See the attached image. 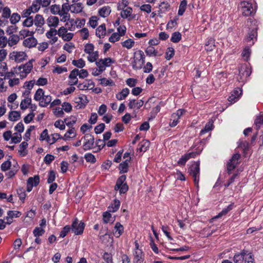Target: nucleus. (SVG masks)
Instances as JSON below:
<instances>
[{
    "label": "nucleus",
    "mask_w": 263,
    "mask_h": 263,
    "mask_svg": "<svg viewBox=\"0 0 263 263\" xmlns=\"http://www.w3.org/2000/svg\"><path fill=\"white\" fill-rule=\"evenodd\" d=\"M85 227V223L82 221L79 222L77 219H76L72 222L71 231L76 235H81L83 233Z\"/></svg>",
    "instance_id": "7"
},
{
    "label": "nucleus",
    "mask_w": 263,
    "mask_h": 263,
    "mask_svg": "<svg viewBox=\"0 0 263 263\" xmlns=\"http://www.w3.org/2000/svg\"><path fill=\"white\" fill-rule=\"evenodd\" d=\"M48 26L51 28H55L59 23V18L54 16H50L46 20Z\"/></svg>",
    "instance_id": "17"
},
{
    "label": "nucleus",
    "mask_w": 263,
    "mask_h": 263,
    "mask_svg": "<svg viewBox=\"0 0 263 263\" xmlns=\"http://www.w3.org/2000/svg\"><path fill=\"white\" fill-rule=\"evenodd\" d=\"M103 221L104 223H107L109 222L112 223L114 221V219L111 217L110 212H106L103 214Z\"/></svg>",
    "instance_id": "46"
},
{
    "label": "nucleus",
    "mask_w": 263,
    "mask_h": 263,
    "mask_svg": "<svg viewBox=\"0 0 263 263\" xmlns=\"http://www.w3.org/2000/svg\"><path fill=\"white\" fill-rule=\"evenodd\" d=\"M31 98H25L24 99L22 100L20 104V107L21 109H26L28 107L29 105L31 104Z\"/></svg>",
    "instance_id": "39"
},
{
    "label": "nucleus",
    "mask_w": 263,
    "mask_h": 263,
    "mask_svg": "<svg viewBox=\"0 0 263 263\" xmlns=\"http://www.w3.org/2000/svg\"><path fill=\"white\" fill-rule=\"evenodd\" d=\"M122 11L121 12V16L123 18H126L129 16H130L133 10L131 7H127L125 9L122 10Z\"/></svg>",
    "instance_id": "45"
},
{
    "label": "nucleus",
    "mask_w": 263,
    "mask_h": 263,
    "mask_svg": "<svg viewBox=\"0 0 263 263\" xmlns=\"http://www.w3.org/2000/svg\"><path fill=\"white\" fill-rule=\"evenodd\" d=\"M257 28L255 27L250 30L247 35L246 40L247 42H251L252 41L251 45H253L254 43V40H256L257 36Z\"/></svg>",
    "instance_id": "18"
},
{
    "label": "nucleus",
    "mask_w": 263,
    "mask_h": 263,
    "mask_svg": "<svg viewBox=\"0 0 263 263\" xmlns=\"http://www.w3.org/2000/svg\"><path fill=\"white\" fill-rule=\"evenodd\" d=\"M21 135L16 133H14L13 136L11 137V142L13 143H18L21 142Z\"/></svg>",
    "instance_id": "57"
},
{
    "label": "nucleus",
    "mask_w": 263,
    "mask_h": 263,
    "mask_svg": "<svg viewBox=\"0 0 263 263\" xmlns=\"http://www.w3.org/2000/svg\"><path fill=\"white\" fill-rule=\"evenodd\" d=\"M126 178V176L123 175L121 176L116 181L115 190L116 191L119 190L120 194L125 193L128 190V186L127 183L125 182Z\"/></svg>",
    "instance_id": "3"
},
{
    "label": "nucleus",
    "mask_w": 263,
    "mask_h": 263,
    "mask_svg": "<svg viewBox=\"0 0 263 263\" xmlns=\"http://www.w3.org/2000/svg\"><path fill=\"white\" fill-rule=\"evenodd\" d=\"M131 158L126 159L124 161L121 163L119 166L120 173H125L127 172L128 168V162L130 161Z\"/></svg>",
    "instance_id": "23"
},
{
    "label": "nucleus",
    "mask_w": 263,
    "mask_h": 263,
    "mask_svg": "<svg viewBox=\"0 0 263 263\" xmlns=\"http://www.w3.org/2000/svg\"><path fill=\"white\" fill-rule=\"evenodd\" d=\"M55 179V173L53 170H50L49 172L47 182L48 183H52Z\"/></svg>",
    "instance_id": "63"
},
{
    "label": "nucleus",
    "mask_w": 263,
    "mask_h": 263,
    "mask_svg": "<svg viewBox=\"0 0 263 263\" xmlns=\"http://www.w3.org/2000/svg\"><path fill=\"white\" fill-rule=\"evenodd\" d=\"M40 177L35 175L33 177H29L27 182V191L30 192L33 186H36L40 183Z\"/></svg>",
    "instance_id": "11"
},
{
    "label": "nucleus",
    "mask_w": 263,
    "mask_h": 263,
    "mask_svg": "<svg viewBox=\"0 0 263 263\" xmlns=\"http://www.w3.org/2000/svg\"><path fill=\"white\" fill-rule=\"evenodd\" d=\"M134 43L135 42L133 40L129 39L125 41L124 42H122V45L123 46V47H125L127 49H130L134 46Z\"/></svg>",
    "instance_id": "51"
},
{
    "label": "nucleus",
    "mask_w": 263,
    "mask_h": 263,
    "mask_svg": "<svg viewBox=\"0 0 263 263\" xmlns=\"http://www.w3.org/2000/svg\"><path fill=\"white\" fill-rule=\"evenodd\" d=\"M21 117L20 112L17 111H11L9 112V120L11 121H15L18 120Z\"/></svg>",
    "instance_id": "35"
},
{
    "label": "nucleus",
    "mask_w": 263,
    "mask_h": 263,
    "mask_svg": "<svg viewBox=\"0 0 263 263\" xmlns=\"http://www.w3.org/2000/svg\"><path fill=\"white\" fill-rule=\"evenodd\" d=\"M144 253L142 251H133V263H143Z\"/></svg>",
    "instance_id": "13"
},
{
    "label": "nucleus",
    "mask_w": 263,
    "mask_h": 263,
    "mask_svg": "<svg viewBox=\"0 0 263 263\" xmlns=\"http://www.w3.org/2000/svg\"><path fill=\"white\" fill-rule=\"evenodd\" d=\"M234 203H232L228 206L226 208L223 209L217 216L214 218L216 219L221 217L223 215H226L229 211L232 210Z\"/></svg>",
    "instance_id": "38"
},
{
    "label": "nucleus",
    "mask_w": 263,
    "mask_h": 263,
    "mask_svg": "<svg viewBox=\"0 0 263 263\" xmlns=\"http://www.w3.org/2000/svg\"><path fill=\"white\" fill-rule=\"evenodd\" d=\"M188 173L193 179L195 185L198 186L200 174V163L199 161L195 162L188 170Z\"/></svg>",
    "instance_id": "1"
},
{
    "label": "nucleus",
    "mask_w": 263,
    "mask_h": 263,
    "mask_svg": "<svg viewBox=\"0 0 263 263\" xmlns=\"http://www.w3.org/2000/svg\"><path fill=\"white\" fill-rule=\"evenodd\" d=\"M34 21L32 16L26 18L23 22V25L25 27H29L33 25Z\"/></svg>",
    "instance_id": "54"
},
{
    "label": "nucleus",
    "mask_w": 263,
    "mask_h": 263,
    "mask_svg": "<svg viewBox=\"0 0 263 263\" xmlns=\"http://www.w3.org/2000/svg\"><path fill=\"white\" fill-rule=\"evenodd\" d=\"M84 142L83 144V149L86 151L91 149L94 144L95 139L90 134H86L83 137Z\"/></svg>",
    "instance_id": "8"
},
{
    "label": "nucleus",
    "mask_w": 263,
    "mask_h": 263,
    "mask_svg": "<svg viewBox=\"0 0 263 263\" xmlns=\"http://www.w3.org/2000/svg\"><path fill=\"white\" fill-rule=\"evenodd\" d=\"M40 140H46L48 142H50V138L49 137L48 135V130L47 129H44L41 133L40 136Z\"/></svg>",
    "instance_id": "60"
},
{
    "label": "nucleus",
    "mask_w": 263,
    "mask_h": 263,
    "mask_svg": "<svg viewBox=\"0 0 263 263\" xmlns=\"http://www.w3.org/2000/svg\"><path fill=\"white\" fill-rule=\"evenodd\" d=\"M94 50V46L92 44H87L85 46L84 51L85 53L90 54Z\"/></svg>",
    "instance_id": "62"
},
{
    "label": "nucleus",
    "mask_w": 263,
    "mask_h": 263,
    "mask_svg": "<svg viewBox=\"0 0 263 263\" xmlns=\"http://www.w3.org/2000/svg\"><path fill=\"white\" fill-rule=\"evenodd\" d=\"M106 26L105 24L99 26L96 30V34L99 38L103 37L106 35Z\"/></svg>",
    "instance_id": "22"
},
{
    "label": "nucleus",
    "mask_w": 263,
    "mask_h": 263,
    "mask_svg": "<svg viewBox=\"0 0 263 263\" xmlns=\"http://www.w3.org/2000/svg\"><path fill=\"white\" fill-rule=\"evenodd\" d=\"M51 96L44 95L42 100L40 102L39 105L41 107H46L49 103H51Z\"/></svg>",
    "instance_id": "27"
},
{
    "label": "nucleus",
    "mask_w": 263,
    "mask_h": 263,
    "mask_svg": "<svg viewBox=\"0 0 263 263\" xmlns=\"http://www.w3.org/2000/svg\"><path fill=\"white\" fill-rule=\"evenodd\" d=\"M256 129L258 130L263 124V112H261L258 116L256 118L255 120Z\"/></svg>",
    "instance_id": "37"
},
{
    "label": "nucleus",
    "mask_w": 263,
    "mask_h": 263,
    "mask_svg": "<svg viewBox=\"0 0 263 263\" xmlns=\"http://www.w3.org/2000/svg\"><path fill=\"white\" fill-rule=\"evenodd\" d=\"M28 145L27 142L25 141L23 142L20 145L18 153L21 156H25L27 155V151H26V149L27 148Z\"/></svg>",
    "instance_id": "36"
},
{
    "label": "nucleus",
    "mask_w": 263,
    "mask_h": 263,
    "mask_svg": "<svg viewBox=\"0 0 263 263\" xmlns=\"http://www.w3.org/2000/svg\"><path fill=\"white\" fill-rule=\"evenodd\" d=\"M240 7L241 8L242 13L243 15H251L255 12V8H254L252 4L248 2L243 1L240 2Z\"/></svg>",
    "instance_id": "5"
},
{
    "label": "nucleus",
    "mask_w": 263,
    "mask_h": 263,
    "mask_svg": "<svg viewBox=\"0 0 263 263\" xmlns=\"http://www.w3.org/2000/svg\"><path fill=\"white\" fill-rule=\"evenodd\" d=\"M99 57V53L98 51L92 52L89 56L87 57L88 60L90 62H93L97 60V59Z\"/></svg>",
    "instance_id": "55"
},
{
    "label": "nucleus",
    "mask_w": 263,
    "mask_h": 263,
    "mask_svg": "<svg viewBox=\"0 0 263 263\" xmlns=\"http://www.w3.org/2000/svg\"><path fill=\"white\" fill-rule=\"evenodd\" d=\"M240 158V155L239 153H235L233 155L232 158L229 160L227 164V170L228 173L230 175L232 171L239 164V160Z\"/></svg>",
    "instance_id": "4"
},
{
    "label": "nucleus",
    "mask_w": 263,
    "mask_h": 263,
    "mask_svg": "<svg viewBox=\"0 0 263 263\" xmlns=\"http://www.w3.org/2000/svg\"><path fill=\"white\" fill-rule=\"evenodd\" d=\"M135 55H136V57L134 58V62L133 63V68L134 69H137L138 67L136 66V61H140L141 58H143L144 53L142 51L139 50L137 52H135Z\"/></svg>",
    "instance_id": "25"
},
{
    "label": "nucleus",
    "mask_w": 263,
    "mask_h": 263,
    "mask_svg": "<svg viewBox=\"0 0 263 263\" xmlns=\"http://www.w3.org/2000/svg\"><path fill=\"white\" fill-rule=\"evenodd\" d=\"M20 41V37L16 34L11 35L8 39V45L12 47L15 45Z\"/></svg>",
    "instance_id": "26"
},
{
    "label": "nucleus",
    "mask_w": 263,
    "mask_h": 263,
    "mask_svg": "<svg viewBox=\"0 0 263 263\" xmlns=\"http://www.w3.org/2000/svg\"><path fill=\"white\" fill-rule=\"evenodd\" d=\"M69 10H70V7L68 3H65L62 5L60 13H59V15L62 16L61 21L66 22L67 20H69L70 14L68 13Z\"/></svg>",
    "instance_id": "10"
},
{
    "label": "nucleus",
    "mask_w": 263,
    "mask_h": 263,
    "mask_svg": "<svg viewBox=\"0 0 263 263\" xmlns=\"http://www.w3.org/2000/svg\"><path fill=\"white\" fill-rule=\"evenodd\" d=\"M95 86V83L91 80H86L83 83H79L78 87L80 90H91Z\"/></svg>",
    "instance_id": "12"
},
{
    "label": "nucleus",
    "mask_w": 263,
    "mask_h": 263,
    "mask_svg": "<svg viewBox=\"0 0 263 263\" xmlns=\"http://www.w3.org/2000/svg\"><path fill=\"white\" fill-rule=\"evenodd\" d=\"M215 48V40L210 38L205 44V49L208 51H212Z\"/></svg>",
    "instance_id": "34"
},
{
    "label": "nucleus",
    "mask_w": 263,
    "mask_h": 263,
    "mask_svg": "<svg viewBox=\"0 0 263 263\" xmlns=\"http://www.w3.org/2000/svg\"><path fill=\"white\" fill-rule=\"evenodd\" d=\"M10 21L12 24H15L21 19L20 15L17 13H13L10 17Z\"/></svg>",
    "instance_id": "47"
},
{
    "label": "nucleus",
    "mask_w": 263,
    "mask_h": 263,
    "mask_svg": "<svg viewBox=\"0 0 263 263\" xmlns=\"http://www.w3.org/2000/svg\"><path fill=\"white\" fill-rule=\"evenodd\" d=\"M44 233L45 230L41 227H36L33 231V234L36 237L42 236Z\"/></svg>",
    "instance_id": "49"
},
{
    "label": "nucleus",
    "mask_w": 263,
    "mask_h": 263,
    "mask_svg": "<svg viewBox=\"0 0 263 263\" xmlns=\"http://www.w3.org/2000/svg\"><path fill=\"white\" fill-rule=\"evenodd\" d=\"M213 128V121L211 119L205 124L204 128L200 132V135H202L211 130Z\"/></svg>",
    "instance_id": "32"
},
{
    "label": "nucleus",
    "mask_w": 263,
    "mask_h": 263,
    "mask_svg": "<svg viewBox=\"0 0 263 263\" xmlns=\"http://www.w3.org/2000/svg\"><path fill=\"white\" fill-rule=\"evenodd\" d=\"M50 12L53 14H59L60 13L61 7L60 5H52L50 8Z\"/></svg>",
    "instance_id": "52"
},
{
    "label": "nucleus",
    "mask_w": 263,
    "mask_h": 263,
    "mask_svg": "<svg viewBox=\"0 0 263 263\" xmlns=\"http://www.w3.org/2000/svg\"><path fill=\"white\" fill-rule=\"evenodd\" d=\"M120 205V202L118 199H115L114 203L108 207V211L109 212H115L118 211Z\"/></svg>",
    "instance_id": "28"
},
{
    "label": "nucleus",
    "mask_w": 263,
    "mask_h": 263,
    "mask_svg": "<svg viewBox=\"0 0 263 263\" xmlns=\"http://www.w3.org/2000/svg\"><path fill=\"white\" fill-rule=\"evenodd\" d=\"M79 72V69H74L71 72L69 76V79L70 80L69 81L68 84L70 86L76 85L78 83V80L77 78L78 74Z\"/></svg>",
    "instance_id": "14"
},
{
    "label": "nucleus",
    "mask_w": 263,
    "mask_h": 263,
    "mask_svg": "<svg viewBox=\"0 0 263 263\" xmlns=\"http://www.w3.org/2000/svg\"><path fill=\"white\" fill-rule=\"evenodd\" d=\"M70 7L71 12L76 13L81 12L83 9L82 4L80 3L71 5Z\"/></svg>",
    "instance_id": "29"
},
{
    "label": "nucleus",
    "mask_w": 263,
    "mask_h": 263,
    "mask_svg": "<svg viewBox=\"0 0 263 263\" xmlns=\"http://www.w3.org/2000/svg\"><path fill=\"white\" fill-rule=\"evenodd\" d=\"M115 229L116 231L114 233L115 236L116 237H119L121 234L123 233L124 228L123 226L119 222H117L115 226Z\"/></svg>",
    "instance_id": "30"
},
{
    "label": "nucleus",
    "mask_w": 263,
    "mask_h": 263,
    "mask_svg": "<svg viewBox=\"0 0 263 263\" xmlns=\"http://www.w3.org/2000/svg\"><path fill=\"white\" fill-rule=\"evenodd\" d=\"M111 12V9L109 6H104L101 8L99 11V13L102 17H105L109 15Z\"/></svg>",
    "instance_id": "31"
},
{
    "label": "nucleus",
    "mask_w": 263,
    "mask_h": 263,
    "mask_svg": "<svg viewBox=\"0 0 263 263\" xmlns=\"http://www.w3.org/2000/svg\"><path fill=\"white\" fill-rule=\"evenodd\" d=\"M17 193L20 199L24 202L26 196L25 190L23 188H20L17 190Z\"/></svg>",
    "instance_id": "58"
},
{
    "label": "nucleus",
    "mask_w": 263,
    "mask_h": 263,
    "mask_svg": "<svg viewBox=\"0 0 263 263\" xmlns=\"http://www.w3.org/2000/svg\"><path fill=\"white\" fill-rule=\"evenodd\" d=\"M67 126L69 127H71L74 125L77 122V118L76 117L71 116L69 118H65L64 121Z\"/></svg>",
    "instance_id": "42"
},
{
    "label": "nucleus",
    "mask_w": 263,
    "mask_h": 263,
    "mask_svg": "<svg viewBox=\"0 0 263 263\" xmlns=\"http://www.w3.org/2000/svg\"><path fill=\"white\" fill-rule=\"evenodd\" d=\"M27 55L23 51H13L10 53L9 58L11 60H14L17 63H20L26 60Z\"/></svg>",
    "instance_id": "9"
},
{
    "label": "nucleus",
    "mask_w": 263,
    "mask_h": 263,
    "mask_svg": "<svg viewBox=\"0 0 263 263\" xmlns=\"http://www.w3.org/2000/svg\"><path fill=\"white\" fill-rule=\"evenodd\" d=\"M114 63V60L110 58H105L104 59H100L96 62V64L100 69L101 72L104 71L106 67H109L110 65Z\"/></svg>",
    "instance_id": "6"
},
{
    "label": "nucleus",
    "mask_w": 263,
    "mask_h": 263,
    "mask_svg": "<svg viewBox=\"0 0 263 263\" xmlns=\"http://www.w3.org/2000/svg\"><path fill=\"white\" fill-rule=\"evenodd\" d=\"M34 60L31 59L27 62L25 64L20 66L18 67V73L21 79L27 77L33 68V62Z\"/></svg>",
    "instance_id": "2"
},
{
    "label": "nucleus",
    "mask_w": 263,
    "mask_h": 263,
    "mask_svg": "<svg viewBox=\"0 0 263 263\" xmlns=\"http://www.w3.org/2000/svg\"><path fill=\"white\" fill-rule=\"evenodd\" d=\"M84 158L87 162L95 163L96 161V158L91 153H87L85 155Z\"/></svg>",
    "instance_id": "56"
},
{
    "label": "nucleus",
    "mask_w": 263,
    "mask_h": 263,
    "mask_svg": "<svg viewBox=\"0 0 263 263\" xmlns=\"http://www.w3.org/2000/svg\"><path fill=\"white\" fill-rule=\"evenodd\" d=\"M129 103L128 106L129 108L133 109L137 107L138 109H139L143 105L144 102L142 100H140L136 102V100L131 99L129 100Z\"/></svg>",
    "instance_id": "21"
},
{
    "label": "nucleus",
    "mask_w": 263,
    "mask_h": 263,
    "mask_svg": "<svg viewBox=\"0 0 263 263\" xmlns=\"http://www.w3.org/2000/svg\"><path fill=\"white\" fill-rule=\"evenodd\" d=\"M197 155L196 152H191L187 154H185L181 157V158L178 161L179 165H184L186 162L191 158H195Z\"/></svg>",
    "instance_id": "16"
},
{
    "label": "nucleus",
    "mask_w": 263,
    "mask_h": 263,
    "mask_svg": "<svg viewBox=\"0 0 263 263\" xmlns=\"http://www.w3.org/2000/svg\"><path fill=\"white\" fill-rule=\"evenodd\" d=\"M33 21L35 25L38 27H42L45 24L44 18L40 14H36Z\"/></svg>",
    "instance_id": "24"
},
{
    "label": "nucleus",
    "mask_w": 263,
    "mask_h": 263,
    "mask_svg": "<svg viewBox=\"0 0 263 263\" xmlns=\"http://www.w3.org/2000/svg\"><path fill=\"white\" fill-rule=\"evenodd\" d=\"M11 167V162L9 160L4 162L1 166V170L6 172Z\"/></svg>",
    "instance_id": "53"
},
{
    "label": "nucleus",
    "mask_w": 263,
    "mask_h": 263,
    "mask_svg": "<svg viewBox=\"0 0 263 263\" xmlns=\"http://www.w3.org/2000/svg\"><path fill=\"white\" fill-rule=\"evenodd\" d=\"M174 55V49L172 47H168L166 52L165 58L167 60H170Z\"/></svg>",
    "instance_id": "59"
},
{
    "label": "nucleus",
    "mask_w": 263,
    "mask_h": 263,
    "mask_svg": "<svg viewBox=\"0 0 263 263\" xmlns=\"http://www.w3.org/2000/svg\"><path fill=\"white\" fill-rule=\"evenodd\" d=\"M181 34L179 32L173 33L171 41L175 43H178L181 40Z\"/></svg>",
    "instance_id": "44"
},
{
    "label": "nucleus",
    "mask_w": 263,
    "mask_h": 263,
    "mask_svg": "<svg viewBox=\"0 0 263 263\" xmlns=\"http://www.w3.org/2000/svg\"><path fill=\"white\" fill-rule=\"evenodd\" d=\"M245 258H243L242 255L239 253L235 254L233 257V261L235 263H242Z\"/></svg>",
    "instance_id": "64"
},
{
    "label": "nucleus",
    "mask_w": 263,
    "mask_h": 263,
    "mask_svg": "<svg viewBox=\"0 0 263 263\" xmlns=\"http://www.w3.org/2000/svg\"><path fill=\"white\" fill-rule=\"evenodd\" d=\"M57 34V30L55 28H51L46 33V36L48 39H52V37Z\"/></svg>",
    "instance_id": "61"
},
{
    "label": "nucleus",
    "mask_w": 263,
    "mask_h": 263,
    "mask_svg": "<svg viewBox=\"0 0 263 263\" xmlns=\"http://www.w3.org/2000/svg\"><path fill=\"white\" fill-rule=\"evenodd\" d=\"M150 145V143L148 140H143L139 144L137 148V152H146Z\"/></svg>",
    "instance_id": "20"
},
{
    "label": "nucleus",
    "mask_w": 263,
    "mask_h": 263,
    "mask_svg": "<svg viewBox=\"0 0 263 263\" xmlns=\"http://www.w3.org/2000/svg\"><path fill=\"white\" fill-rule=\"evenodd\" d=\"M37 43L36 39L32 36L25 39L23 42V45L29 48L35 47Z\"/></svg>",
    "instance_id": "19"
},
{
    "label": "nucleus",
    "mask_w": 263,
    "mask_h": 263,
    "mask_svg": "<svg viewBox=\"0 0 263 263\" xmlns=\"http://www.w3.org/2000/svg\"><path fill=\"white\" fill-rule=\"evenodd\" d=\"M41 6H42V5L39 2V0H35L33 2L32 5L29 8L32 10L33 13H35L40 10Z\"/></svg>",
    "instance_id": "41"
},
{
    "label": "nucleus",
    "mask_w": 263,
    "mask_h": 263,
    "mask_svg": "<svg viewBox=\"0 0 263 263\" xmlns=\"http://www.w3.org/2000/svg\"><path fill=\"white\" fill-rule=\"evenodd\" d=\"M2 14L0 18L5 22H6V25L8 23V18H10L11 15V10L10 9L6 6L4 8L2 7Z\"/></svg>",
    "instance_id": "15"
},
{
    "label": "nucleus",
    "mask_w": 263,
    "mask_h": 263,
    "mask_svg": "<svg viewBox=\"0 0 263 263\" xmlns=\"http://www.w3.org/2000/svg\"><path fill=\"white\" fill-rule=\"evenodd\" d=\"M44 96V91L42 88H39L35 92L34 96V99L37 101L40 102L42 100Z\"/></svg>",
    "instance_id": "40"
},
{
    "label": "nucleus",
    "mask_w": 263,
    "mask_h": 263,
    "mask_svg": "<svg viewBox=\"0 0 263 263\" xmlns=\"http://www.w3.org/2000/svg\"><path fill=\"white\" fill-rule=\"evenodd\" d=\"M146 54L148 56H157V51L152 46L148 47L145 50Z\"/></svg>",
    "instance_id": "50"
},
{
    "label": "nucleus",
    "mask_w": 263,
    "mask_h": 263,
    "mask_svg": "<svg viewBox=\"0 0 263 263\" xmlns=\"http://www.w3.org/2000/svg\"><path fill=\"white\" fill-rule=\"evenodd\" d=\"M72 64L74 66H75L79 68H82L84 67L85 65V61L82 59H80L78 60H74L72 61Z\"/></svg>",
    "instance_id": "48"
},
{
    "label": "nucleus",
    "mask_w": 263,
    "mask_h": 263,
    "mask_svg": "<svg viewBox=\"0 0 263 263\" xmlns=\"http://www.w3.org/2000/svg\"><path fill=\"white\" fill-rule=\"evenodd\" d=\"M187 5V1L186 0H182L179 6V8L178 10V14L179 15H182L184 12H185Z\"/></svg>",
    "instance_id": "43"
},
{
    "label": "nucleus",
    "mask_w": 263,
    "mask_h": 263,
    "mask_svg": "<svg viewBox=\"0 0 263 263\" xmlns=\"http://www.w3.org/2000/svg\"><path fill=\"white\" fill-rule=\"evenodd\" d=\"M129 93V90L126 88L116 95V98L119 100H122L126 98Z\"/></svg>",
    "instance_id": "33"
}]
</instances>
